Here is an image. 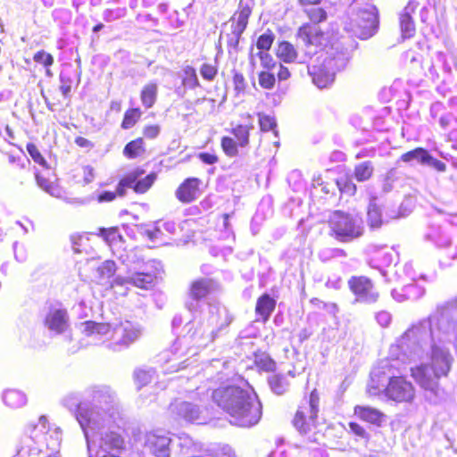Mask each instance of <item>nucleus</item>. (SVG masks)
Masks as SVG:
<instances>
[{"instance_id":"f257e3e1","label":"nucleus","mask_w":457,"mask_h":457,"mask_svg":"<svg viewBox=\"0 0 457 457\" xmlns=\"http://www.w3.org/2000/svg\"><path fill=\"white\" fill-rule=\"evenodd\" d=\"M457 341V298L438 306L427 319L405 331L398 340L403 358L421 361L411 367V376L424 389L426 399L436 404L443 395L438 378L451 370L453 357L446 345Z\"/></svg>"},{"instance_id":"f03ea898","label":"nucleus","mask_w":457,"mask_h":457,"mask_svg":"<svg viewBox=\"0 0 457 457\" xmlns=\"http://www.w3.org/2000/svg\"><path fill=\"white\" fill-rule=\"evenodd\" d=\"M213 402L230 416V423L250 428L262 418V403L253 388L247 383L245 386L225 385L212 389Z\"/></svg>"},{"instance_id":"7ed1b4c3","label":"nucleus","mask_w":457,"mask_h":457,"mask_svg":"<svg viewBox=\"0 0 457 457\" xmlns=\"http://www.w3.org/2000/svg\"><path fill=\"white\" fill-rule=\"evenodd\" d=\"M209 313L210 317L206 325L201 324L195 328L194 322L188 321L186 323L183 329L187 333L182 337H179L170 350L174 358L166 360V362L174 361L171 365L173 370L170 372L178 371L186 367L184 365L185 361H177L188 353L189 348L183 349L184 346L193 343L197 348L205 347L213 342L218 333L228 327L232 320L225 307L209 306Z\"/></svg>"},{"instance_id":"20e7f679","label":"nucleus","mask_w":457,"mask_h":457,"mask_svg":"<svg viewBox=\"0 0 457 457\" xmlns=\"http://www.w3.org/2000/svg\"><path fill=\"white\" fill-rule=\"evenodd\" d=\"M80 329L85 336L92 337L95 344L109 341L106 346L114 352L127 348L141 336L139 326L129 320L113 327L109 323L87 320L80 324Z\"/></svg>"},{"instance_id":"39448f33","label":"nucleus","mask_w":457,"mask_h":457,"mask_svg":"<svg viewBox=\"0 0 457 457\" xmlns=\"http://www.w3.org/2000/svg\"><path fill=\"white\" fill-rule=\"evenodd\" d=\"M322 0H297L302 12L311 22L303 24L297 31L298 40L307 48L312 46H322L329 42V32L319 26L328 18L327 11L320 6Z\"/></svg>"},{"instance_id":"423d86ee","label":"nucleus","mask_w":457,"mask_h":457,"mask_svg":"<svg viewBox=\"0 0 457 457\" xmlns=\"http://www.w3.org/2000/svg\"><path fill=\"white\" fill-rule=\"evenodd\" d=\"M85 398L88 403L90 411L97 413L98 426L91 428L99 429L110 422H113L119 417V409L116 403L115 393L107 386H93L85 391Z\"/></svg>"},{"instance_id":"0eeeda50","label":"nucleus","mask_w":457,"mask_h":457,"mask_svg":"<svg viewBox=\"0 0 457 457\" xmlns=\"http://www.w3.org/2000/svg\"><path fill=\"white\" fill-rule=\"evenodd\" d=\"M328 224L330 236L342 243L352 242L364 233L363 220L359 215L336 211L331 215Z\"/></svg>"},{"instance_id":"6e6552de","label":"nucleus","mask_w":457,"mask_h":457,"mask_svg":"<svg viewBox=\"0 0 457 457\" xmlns=\"http://www.w3.org/2000/svg\"><path fill=\"white\" fill-rule=\"evenodd\" d=\"M302 46L304 51V57L301 58L299 62H306L307 59H311L312 55L318 52V48L324 49L328 47L326 52L320 57L336 72L344 70L351 58L350 50L347 46H345V42L341 40H336L332 42L330 35L329 42L326 46H312L309 48H307L303 44H302Z\"/></svg>"},{"instance_id":"1a4fd4ad","label":"nucleus","mask_w":457,"mask_h":457,"mask_svg":"<svg viewBox=\"0 0 457 457\" xmlns=\"http://www.w3.org/2000/svg\"><path fill=\"white\" fill-rule=\"evenodd\" d=\"M62 405L71 411L79 424L86 442L87 446L90 450V440L88 436V428H96L99 424L96 420L97 413L89 411L88 403L86 401L85 393L82 398L78 394H69L62 401Z\"/></svg>"},{"instance_id":"9d476101","label":"nucleus","mask_w":457,"mask_h":457,"mask_svg":"<svg viewBox=\"0 0 457 457\" xmlns=\"http://www.w3.org/2000/svg\"><path fill=\"white\" fill-rule=\"evenodd\" d=\"M116 420L110 422L105 427L99 429H92L88 428V436L90 445L96 443L99 449L104 454L116 453L120 454L124 449L125 442L123 436L116 430ZM88 451V457L91 456V449Z\"/></svg>"},{"instance_id":"9b49d317","label":"nucleus","mask_w":457,"mask_h":457,"mask_svg":"<svg viewBox=\"0 0 457 457\" xmlns=\"http://www.w3.org/2000/svg\"><path fill=\"white\" fill-rule=\"evenodd\" d=\"M25 432L29 435V440L35 444H38L41 437H44L46 448L51 451V453L60 455L62 430L57 427L52 428L46 416H40L37 422H29L26 426Z\"/></svg>"},{"instance_id":"f8f14e48","label":"nucleus","mask_w":457,"mask_h":457,"mask_svg":"<svg viewBox=\"0 0 457 457\" xmlns=\"http://www.w3.org/2000/svg\"><path fill=\"white\" fill-rule=\"evenodd\" d=\"M378 27L379 16L376 5L366 4L358 8L352 23V30L357 37L362 40L369 39L378 32Z\"/></svg>"},{"instance_id":"ddd939ff","label":"nucleus","mask_w":457,"mask_h":457,"mask_svg":"<svg viewBox=\"0 0 457 457\" xmlns=\"http://www.w3.org/2000/svg\"><path fill=\"white\" fill-rule=\"evenodd\" d=\"M320 397L316 389L303 400L293 420L294 427L301 433H307L315 424L319 412Z\"/></svg>"},{"instance_id":"4468645a","label":"nucleus","mask_w":457,"mask_h":457,"mask_svg":"<svg viewBox=\"0 0 457 457\" xmlns=\"http://www.w3.org/2000/svg\"><path fill=\"white\" fill-rule=\"evenodd\" d=\"M347 284L350 291L355 296V303L372 304L379 298V293L368 277L352 276Z\"/></svg>"},{"instance_id":"2eb2a0df","label":"nucleus","mask_w":457,"mask_h":457,"mask_svg":"<svg viewBox=\"0 0 457 457\" xmlns=\"http://www.w3.org/2000/svg\"><path fill=\"white\" fill-rule=\"evenodd\" d=\"M171 437L170 432L158 428L146 432L144 437V447L154 457H170Z\"/></svg>"},{"instance_id":"dca6fc26","label":"nucleus","mask_w":457,"mask_h":457,"mask_svg":"<svg viewBox=\"0 0 457 457\" xmlns=\"http://www.w3.org/2000/svg\"><path fill=\"white\" fill-rule=\"evenodd\" d=\"M145 170L137 169L127 174L118 184V193L120 196H123L126 188H133L136 193H145L154 184L156 179V174L151 172L145 178L141 179Z\"/></svg>"},{"instance_id":"f3484780","label":"nucleus","mask_w":457,"mask_h":457,"mask_svg":"<svg viewBox=\"0 0 457 457\" xmlns=\"http://www.w3.org/2000/svg\"><path fill=\"white\" fill-rule=\"evenodd\" d=\"M386 397L397 403L411 402L415 395L412 384L403 376H391L385 388Z\"/></svg>"},{"instance_id":"a211bd4d","label":"nucleus","mask_w":457,"mask_h":457,"mask_svg":"<svg viewBox=\"0 0 457 457\" xmlns=\"http://www.w3.org/2000/svg\"><path fill=\"white\" fill-rule=\"evenodd\" d=\"M44 324L54 335L64 333L70 326L67 310L61 303L51 304L44 319Z\"/></svg>"},{"instance_id":"6ab92c4d","label":"nucleus","mask_w":457,"mask_h":457,"mask_svg":"<svg viewBox=\"0 0 457 457\" xmlns=\"http://www.w3.org/2000/svg\"><path fill=\"white\" fill-rule=\"evenodd\" d=\"M308 74L312 77V82L319 88L330 86L335 79L336 71L328 66L327 63L318 57L316 63L308 65Z\"/></svg>"},{"instance_id":"aec40b11","label":"nucleus","mask_w":457,"mask_h":457,"mask_svg":"<svg viewBox=\"0 0 457 457\" xmlns=\"http://www.w3.org/2000/svg\"><path fill=\"white\" fill-rule=\"evenodd\" d=\"M170 412L176 420L188 422H200L202 411L196 404L176 401L170 405Z\"/></svg>"},{"instance_id":"412c9836","label":"nucleus","mask_w":457,"mask_h":457,"mask_svg":"<svg viewBox=\"0 0 457 457\" xmlns=\"http://www.w3.org/2000/svg\"><path fill=\"white\" fill-rule=\"evenodd\" d=\"M157 278V271H139L135 272L132 276L122 278L116 277L113 279L112 286H123L127 284H131L137 287L142 289H150L154 287V281Z\"/></svg>"},{"instance_id":"4be33fe9","label":"nucleus","mask_w":457,"mask_h":457,"mask_svg":"<svg viewBox=\"0 0 457 457\" xmlns=\"http://www.w3.org/2000/svg\"><path fill=\"white\" fill-rule=\"evenodd\" d=\"M202 181L197 178L186 179L176 189L175 196L182 204H190L197 199Z\"/></svg>"},{"instance_id":"5701e85b","label":"nucleus","mask_w":457,"mask_h":457,"mask_svg":"<svg viewBox=\"0 0 457 457\" xmlns=\"http://www.w3.org/2000/svg\"><path fill=\"white\" fill-rule=\"evenodd\" d=\"M418 3L410 0L399 17L400 28L402 35L404 38H411L414 36L416 28L411 17V13L415 12Z\"/></svg>"},{"instance_id":"b1692460","label":"nucleus","mask_w":457,"mask_h":457,"mask_svg":"<svg viewBox=\"0 0 457 457\" xmlns=\"http://www.w3.org/2000/svg\"><path fill=\"white\" fill-rule=\"evenodd\" d=\"M217 287V284L211 278H199L192 282L189 289V296L192 301L199 302L204 299Z\"/></svg>"},{"instance_id":"393cba45","label":"nucleus","mask_w":457,"mask_h":457,"mask_svg":"<svg viewBox=\"0 0 457 457\" xmlns=\"http://www.w3.org/2000/svg\"><path fill=\"white\" fill-rule=\"evenodd\" d=\"M354 414L361 420L376 427H382L386 418L383 412L370 406H355Z\"/></svg>"},{"instance_id":"a878e982","label":"nucleus","mask_w":457,"mask_h":457,"mask_svg":"<svg viewBox=\"0 0 457 457\" xmlns=\"http://www.w3.org/2000/svg\"><path fill=\"white\" fill-rule=\"evenodd\" d=\"M367 224L370 229H378L385 223L381 205L377 196H371L367 207Z\"/></svg>"},{"instance_id":"bb28decb","label":"nucleus","mask_w":457,"mask_h":457,"mask_svg":"<svg viewBox=\"0 0 457 457\" xmlns=\"http://www.w3.org/2000/svg\"><path fill=\"white\" fill-rule=\"evenodd\" d=\"M276 306V301L269 295L264 294L257 300L255 312L263 321H267Z\"/></svg>"},{"instance_id":"cd10ccee","label":"nucleus","mask_w":457,"mask_h":457,"mask_svg":"<svg viewBox=\"0 0 457 457\" xmlns=\"http://www.w3.org/2000/svg\"><path fill=\"white\" fill-rule=\"evenodd\" d=\"M2 399L6 406L12 409L21 408L27 403L26 395L16 389H7L4 391Z\"/></svg>"},{"instance_id":"c85d7f7f","label":"nucleus","mask_w":457,"mask_h":457,"mask_svg":"<svg viewBox=\"0 0 457 457\" xmlns=\"http://www.w3.org/2000/svg\"><path fill=\"white\" fill-rule=\"evenodd\" d=\"M268 383L271 391L278 395L286 393L290 386L287 376L282 373H274L270 375L268 378Z\"/></svg>"},{"instance_id":"c756f323","label":"nucleus","mask_w":457,"mask_h":457,"mask_svg":"<svg viewBox=\"0 0 457 457\" xmlns=\"http://www.w3.org/2000/svg\"><path fill=\"white\" fill-rule=\"evenodd\" d=\"M429 152L422 147H417L401 155L400 160L411 165L419 163L425 165L428 162Z\"/></svg>"},{"instance_id":"7c9ffc66","label":"nucleus","mask_w":457,"mask_h":457,"mask_svg":"<svg viewBox=\"0 0 457 457\" xmlns=\"http://www.w3.org/2000/svg\"><path fill=\"white\" fill-rule=\"evenodd\" d=\"M277 56L285 62H293L297 59V53L291 43L283 41L278 46Z\"/></svg>"},{"instance_id":"2f4dec72","label":"nucleus","mask_w":457,"mask_h":457,"mask_svg":"<svg viewBox=\"0 0 457 457\" xmlns=\"http://www.w3.org/2000/svg\"><path fill=\"white\" fill-rule=\"evenodd\" d=\"M374 166L370 161L358 163L354 167L353 177L358 182L369 180L373 174Z\"/></svg>"},{"instance_id":"473e14b6","label":"nucleus","mask_w":457,"mask_h":457,"mask_svg":"<svg viewBox=\"0 0 457 457\" xmlns=\"http://www.w3.org/2000/svg\"><path fill=\"white\" fill-rule=\"evenodd\" d=\"M158 87L155 83H148L141 91V101L145 108H151L157 97Z\"/></svg>"},{"instance_id":"72a5a7b5","label":"nucleus","mask_w":457,"mask_h":457,"mask_svg":"<svg viewBox=\"0 0 457 457\" xmlns=\"http://www.w3.org/2000/svg\"><path fill=\"white\" fill-rule=\"evenodd\" d=\"M145 142L143 138L139 137L128 143L123 149V154L133 159L145 153Z\"/></svg>"},{"instance_id":"f704fd0d","label":"nucleus","mask_w":457,"mask_h":457,"mask_svg":"<svg viewBox=\"0 0 457 457\" xmlns=\"http://www.w3.org/2000/svg\"><path fill=\"white\" fill-rule=\"evenodd\" d=\"M37 184L44 191L54 197H61L62 190L56 185L49 181L46 178L42 176L39 172L35 173Z\"/></svg>"},{"instance_id":"c9c22d12","label":"nucleus","mask_w":457,"mask_h":457,"mask_svg":"<svg viewBox=\"0 0 457 457\" xmlns=\"http://www.w3.org/2000/svg\"><path fill=\"white\" fill-rule=\"evenodd\" d=\"M346 256V252L341 248L327 247L321 249L318 253L319 259L323 262H328L332 259L345 258Z\"/></svg>"},{"instance_id":"e433bc0d","label":"nucleus","mask_w":457,"mask_h":457,"mask_svg":"<svg viewBox=\"0 0 457 457\" xmlns=\"http://www.w3.org/2000/svg\"><path fill=\"white\" fill-rule=\"evenodd\" d=\"M116 269V264L113 261H104L96 269L97 278L101 280L109 279L114 275Z\"/></svg>"},{"instance_id":"4c0bfd02","label":"nucleus","mask_w":457,"mask_h":457,"mask_svg":"<svg viewBox=\"0 0 457 457\" xmlns=\"http://www.w3.org/2000/svg\"><path fill=\"white\" fill-rule=\"evenodd\" d=\"M253 129V126L248 125H237L233 129V134L238 141L240 146L244 147L249 143V130Z\"/></svg>"},{"instance_id":"58836bf2","label":"nucleus","mask_w":457,"mask_h":457,"mask_svg":"<svg viewBox=\"0 0 457 457\" xmlns=\"http://www.w3.org/2000/svg\"><path fill=\"white\" fill-rule=\"evenodd\" d=\"M100 234L110 245L123 241V237L117 228H100Z\"/></svg>"},{"instance_id":"ea45409f","label":"nucleus","mask_w":457,"mask_h":457,"mask_svg":"<svg viewBox=\"0 0 457 457\" xmlns=\"http://www.w3.org/2000/svg\"><path fill=\"white\" fill-rule=\"evenodd\" d=\"M185 77L183 78V84L189 88H195L200 86L195 70L192 66H186L183 70Z\"/></svg>"},{"instance_id":"a19ab883","label":"nucleus","mask_w":457,"mask_h":457,"mask_svg":"<svg viewBox=\"0 0 457 457\" xmlns=\"http://www.w3.org/2000/svg\"><path fill=\"white\" fill-rule=\"evenodd\" d=\"M140 116L141 112L138 108L128 110L124 114L121 127L125 129L132 128L140 118Z\"/></svg>"},{"instance_id":"79ce46f5","label":"nucleus","mask_w":457,"mask_h":457,"mask_svg":"<svg viewBox=\"0 0 457 457\" xmlns=\"http://www.w3.org/2000/svg\"><path fill=\"white\" fill-rule=\"evenodd\" d=\"M404 291L405 296L410 301H416L425 294V288L415 283L404 286Z\"/></svg>"},{"instance_id":"37998d69","label":"nucleus","mask_w":457,"mask_h":457,"mask_svg":"<svg viewBox=\"0 0 457 457\" xmlns=\"http://www.w3.org/2000/svg\"><path fill=\"white\" fill-rule=\"evenodd\" d=\"M274 38L275 36L273 32L268 29L258 37L256 43L257 48L262 50L261 52L268 51L271 47Z\"/></svg>"},{"instance_id":"c03bdc74","label":"nucleus","mask_w":457,"mask_h":457,"mask_svg":"<svg viewBox=\"0 0 457 457\" xmlns=\"http://www.w3.org/2000/svg\"><path fill=\"white\" fill-rule=\"evenodd\" d=\"M373 261L379 262L382 266H388L393 262V254L386 246L378 248Z\"/></svg>"},{"instance_id":"a18cd8bd","label":"nucleus","mask_w":457,"mask_h":457,"mask_svg":"<svg viewBox=\"0 0 457 457\" xmlns=\"http://www.w3.org/2000/svg\"><path fill=\"white\" fill-rule=\"evenodd\" d=\"M256 365L262 370L272 371L275 370L276 362L266 353L255 357Z\"/></svg>"},{"instance_id":"49530a36","label":"nucleus","mask_w":457,"mask_h":457,"mask_svg":"<svg viewBox=\"0 0 457 457\" xmlns=\"http://www.w3.org/2000/svg\"><path fill=\"white\" fill-rule=\"evenodd\" d=\"M337 185L342 193L349 195H355L357 191L356 185L352 181L351 179L345 178L337 180Z\"/></svg>"},{"instance_id":"de8ad7c7","label":"nucleus","mask_w":457,"mask_h":457,"mask_svg":"<svg viewBox=\"0 0 457 457\" xmlns=\"http://www.w3.org/2000/svg\"><path fill=\"white\" fill-rule=\"evenodd\" d=\"M26 149L29 153V154L30 155V157L32 158V160L41 165L42 167L47 169V162L46 161V159L42 156V154H40L39 150L37 149V147L36 146V145L32 144V143H29L26 146Z\"/></svg>"},{"instance_id":"09e8293b","label":"nucleus","mask_w":457,"mask_h":457,"mask_svg":"<svg viewBox=\"0 0 457 457\" xmlns=\"http://www.w3.org/2000/svg\"><path fill=\"white\" fill-rule=\"evenodd\" d=\"M276 82V79L273 73L269 71H262L259 74V84L262 88L271 89L273 88Z\"/></svg>"},{"instance_id":"8fccbe9b","label":"nucleus","mask_w":457,"mask_h":457,"mask_svg":"<svg viewBox=\"0 0 457 457\" xmlns=\"http://www.w3.org/2000/svg\"><path fill=\"white\" fill-rule=\"evenodd\" d=\"M59 80L61 83L60 90H61L62 96L65 98L69 97L71 91V84H72L71 77L62 72L59 76Z\"/></svg>"},{"instance_id":"3c124183","label":"nucleus","mask_w":457,"mask_h":457,"mask_svg":"<svg viewBox=\"0 0 457 457\" xmlns=\"http://www.w3.org/2000/svg\"><path fill=\"white\" fill-rule=\"evenodd\" d=\"M259 123L262 131L274 130L275 135H277L278 132L275 130L277 123L273 117L270 115H260Z\"/></svg>"},{"instance_id":"603ef678","label":"nucleus","mask_w":457,"mask_h":457,"mask_svg":"<svg viewBox=\"0 0 457 457\" xmlns=\"http://www.w3.org/2000/svg\"><path fill=\"white\" fill-rule=\"evenodd\" d=\"M153 376L152 370H137L134 373V378L138 386H143L151 382Z\"/></svg>"},{"instance_id":"864d4df0","label":"nucleus","mask_w":457,"mask_h":457,"mask_svg":"<svg viewBox=\"0 0 457 457\" xmlns=\"http://www.w3.org/2000/svg\"><path fill=\"white\" fill-rule=\"evenodd\" d=\"M349 428L350 431L354 434L357 437L360 439H362L365 441V443H368L370 439V435L366 431V429L361 426L360 424L356 422H350L349 423Z\"/></svg>"},{"instance_id":"5fc2aeb1","label":"nucleus","mask_w":457,"mask_h":457,"mask_svg":"<svg viewBox=\"0 0 457 457\" xmlns=\"http://www.w3.org/2000/svg\"><path fill=\"white\" fill-rule=\"evenodd\" d=\"M33 60L37 63L43 64L46 68L50 67L54 63L53 55L43 50L37 52L34 54Z\"/></svg>"},{"instance_id":"6e6d98bb","label":"nucleus","mask_w":457,"mask_h":457,"mask_svg":"<svg viewBox=\"0 0 457 457\" xmlns=\"http://www.w3.org/2000/svg\"><path fill=\"white\" fill-rule=\"evenodd\" d=\"M441 227L436 225H431L427 228V231L424 234V239L428 242L435 243L438 237L442 236Z\"/></svg>"},{"instance_id":"4d7b16f0","label":"nucleus","mask_w":457,"mask_h":457,"mask_svg":"<svg viewBox=\"0 0 457 457\" xmlns=\"http://www.w3.org/2000/svg\"><path fill=\"white\" fill-rule=\"evenodd\" d=\"M179 445L181 448V451L183 453H187L191 451L192 448L195 447V444L193 442V439L186 435L182 434L179 436Z\"/></svg>"},{"instance_id":"13d9d810","label":"nucleus","mask_w":457,"mask_h":457,"mask_svg":"<svg viewBox=\"0 0 457 457\" xmlns=\"http://www.w3.org/2000/svg\"><path fill=\"white\" fill-rule=\"evenodd\" d=\"M88 240L87 237L82 235H71V241L72 244V249L74 253H82L85 243Z\"/></svg>"},{"instance_id":"bf43d9fd","label":"nucleus","mask_w":457,"mask_h":457,"mask_svg":"<svg viewBox=\"0 0 457 457\" xmlns=\"http://www.w3.org/2000/svg\"><path fill=\"white\" fill-rule=\"evenodd\" d=\"M221 146L224 152L229 156H234L237 153V144L231 137H223Z\"/></svg>"},{"instance_id":"052dcab7","label":"nucleus","mask_w":457,"mask_h":457,"mask_svg":"<svg viewBox=\"0 0 457 457\" xmlns=\"http://www.w3.org/2000/svg\"><path fill=\"white\" fill-rule=\"evenodd\" d=\"M200 74L204 79L211 81L217 75V69L211 64L204 63L200 69Z\"/></svg>"},{"instance_id":"680f3d73","label":"nucleus","mask_w":457,"mask_h":457,"mask_svg":"<svg viewBox=\"0 0 457 457\" xmlns=\"http://www.w3.org/2000/svg\"><path fill=\"white\" fill-rule=\"evenodd\" d=\"M425 166H429L439 172H445L446 170V164L434 158L430 154L428 158V162H426Z\"/></svg>"},{"instance_id":"e2e57ef3","label":"nucleus","mask_w":457,"mask_h":457,"mask_svg":"<svg viewBox=\"0 0 457 457\" xmlns=\"http://www.w3.org/2000/svg\"><path fill=\"white\" fill-rule=\"evenodd\" d=\"M377 322L383 328H386L390 325L392 320V315L386 311H381L376 314Z\"/></svg>"},{"instance_id":"0e129e2a","label":"nucleus","mask_w":457,"mask_h":457,"mask_svg":"<svg viewBox=\"0 0 457 457\" xmlns=\"http://www.w3.org/2000/svg\"><path fill=\"white\" fill-rule=\"evenodd\" d=\"M161 128L159 125H149L145 127L143 134L146 138L154 139L160 134Z\"/></svg>"},{"instance_id":"69168bd1","label":"nucleus","mask_w":457,"mask_h":457,"mask_svg":"<svg viewBox=\"0 0 457 457\" xmlns=\"http://www.w3.org/2000/svg\"><path fill=\"white\" fill-rule=\"evenodd\" d=\"M258 56L260 58V60H261L262 65L264 68L271 69V68H274L276 66V63L273 61V58L268 53L260 52L258 54Z\"/></svg>"},{"instance_id":"338daca9","label":"nucleus","mask_w":457,"mask_h":457,"mask_svg":"<svg viewBox=\"0 0 457 457\" xmlns=\"http://www.w3.org/2000/svg\"><path fill=\"white\" fill-rule=\"evenodd\" d=\"M434 245L438 248H448L452 245L451 237L444 231L441 237L436 240Z\"/></svg>"},{"instance_id":"774afa93","label":"nucleus","mask_w":457,"mask_h":457,"mask_svg":"<svg viewBox=\"0 0 457 457\" xmlns=\"http://www.w3.org/2000/svg\"><path fill=\"white\" fill-rule=\"evenodd\" d=\"M82 175H83L84 184L87 185V184L91 183L95 179L94 168L90 165L83 166L82 167Z\"/></svg>"}]
</instances>
